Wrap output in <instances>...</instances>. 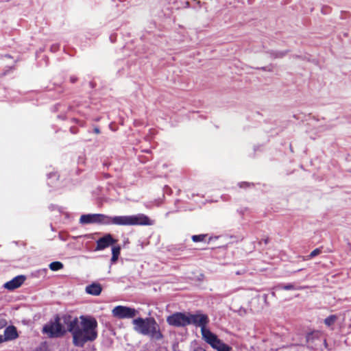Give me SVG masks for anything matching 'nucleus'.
I'll return each mask as SVG.
<instances>
[{
  "label": "nucleus",
  "mask_w": 351,
  "mask_h": 351,
  "mask_svg": "<svg viewBox=\"0 0 351 351\" xmlns=\"http://www.w3.org/2000/svg\"><path fill=\"white\" fill-rule=\"evenodd\" d=\"M62 319L66 330L72 335L75 346L82 348L86 342L93 341L97 338V322L94 317L82 315L78 318L64 315Z\"/></svg>",
  "instance_id": "f257e3e1"
},
{
  "label": "nucleus",
  "mask_w": 351,
  "mask_h": 351,
  "mask_svg": "<svg viewBox=\"0 0 351 351\" xmlns=\"http://www.w3.org/2000/svg\"><path fill=\"white\" fill-rule=\"evenodd\" d=\"M132 324L136 332L143 335H148L152 339H161L162 335L156 320L152 317H138L133 319Z\"/></svg>",
  "instance_id": "f03ea898"
},
{
  "label": "nucleus",
  "mask_w": 351,
  "mask_h": 351,
  "mask_svg": "<svg viewBox=\"0 0 351 351\" xmlns=\"http://www.w3.org/2000/svg\"><path fill=\"white\" fill-rule=\"evenodd\" d=\"M201 331L202 339L213 349L217 351H231L232 348L220 340L217 335L213 332L210 328H202Z\"/></svg>",
  "instance_id": "7ed1b4c3"
},
{
  "label": "nucleus",
  "mask_w": 351,
  "mask_h": 351,
  "mask_svg": "<svg viewBox=\"0 0 351 351\" xmlns=\"http://www.w3.org/2000/svg\"><path fill=\"white\" fill-rule=\"evenodd\" d=\"M197 320L196 315L184 313H175L167 317L168 324L174 327H184L191 324H195Z\"/></svg>",
  "instance_id": "20e7f679"
},
{
  "label": "nucleus",
  "mask_w": 351,
  "mask_h": 351,
  "mask_svg": "<svg viewBox=\"0 0 351 351\" xmlns=\"http://www.w3.org/2000/svg\"><path fill=\"white\" fill-rule=\"evenodd\" d=\"M62 317H57L53 322H51L43 328V332L50 337H60L66 332V324Z\"/></svg>",
  "instance_id": "39448f33"
},
{
  "label": "nucleus",
  "mask_w": 351,
  "mask_h": 351,
  "mask_svg": "<svg viewBox=\"0 0 351 351\" xmlns=\"http://www.w3.org/2000/svg\"><path fill=\"white\" fill-rule=\"evenodd\" d=\"M137 313L138 311L134 308L121 305L115 306L112 310V315L118 319L133 318Z\"/></svg>",
  "instance_id": "423d86ee"
},
{
  "label": "nucleus",
  "mask_w": 351,
  "mask_h": 351,
  "mask_svg": "<svg viewBox=\"0 0 351 351\" xmlns=\"http://www.w3.org/2000/svg\"><path fill=\"white\" fill-rule=\"evenodd\" d=\"M116 240L113 239L110 234H106L105 236L97 240L95 250H102L108 247V246L114 244Z\"/></svg>",
  "instance_id": "0eeeda50"
},
{
  "label": "nucleus",
  "mask_w": 351,
  "mask_h": 351,
  "mask_svg": "<svg viewBox=\"0 0 351 351\" xmlns=\"http://www.w3.org/2000/svg\"><path fill=\"white\" fill-rule=\"evenodd\" d=\"M25 277L24 276H18L4 284V287L8 290H14L19 288L24 282Z\"/></svg>",
  "instance_id": "6e6552de"
},
{
  "label": "nucleus",
  "mask_w": 351,
  "mask_h": 351,
  "mask_svg": "<svg viewBox=\"0 0 351 351\" xmlns=\"http://www.w3.org/2000/svg\"><path fill=\"white\" fill-rule=\"evenodd\" d=\"M114 223L121 226H151L152 221H112Z\"/></svg>",
  "instance_id": "1a4fd4ad"
},
{
  "label": "nucleus",
  "mask_w": 351,
  "mask_h": 351,
  "mask_svg": "<svg viewBox=\"0 0 351 351\" xmlns=\"http://www.w3.org/2000/svg\"><path fill=\"white\" fill-rule=\"evenodd\" d=\"M4 337L7 341L15 339L18 337V333L14 326H8L4 330Z\"/></svg>",
  "instance_id": "9d476101"
},
{
  "label": "nucleus",
  "mask_w": 351,
  "mask_h": 351,
  "mask_svg": "<svg viewBox=\"0 0 351 351\" xmlns=\"http://www.w3.org/2000/svg\"><path fill=\"white\" fill-rule=\"evenodd\" d=\"M86 291L88 294H91L93 295H99L101 292V287L100 285L93 283L86 287Z\"/></svg>",
  "instance_id": "9b49d317"
},
{
  "label": "nucleus",
  "mask_w": 351,
  "mask_h": 351,
  "mask_svg": "<svg viewBox=\"0 0 351 351\" xmlns=\"http://www.w3.org/2000/svg\"><path fill=\"white\" fill-rule=\"evenodd\" d=\"M209 323L210 319L208 315L199 312V328H200V330H202L203 328H208Z\"/></svg>",
  "instance_id": "f8f14e48"
},
{
  "label": "nucleus",
  "mask_w": 351,
  "mask_h": 351,
  "mask_svg": "<svg viewBox=\"0 0 351 351\" xmlns=\"http://www.w3.org/2000/svg\"><path fill=\"white\" fill-rule=\"evenodd\" d=\"M112 219H149V218L143 214H138L132 216L115 217Z\"/></svg>",
  "instance_id": "ddd939ff"
},
{
  "label": "nucleus",
  "mask_w": 351,
  "mask_h": 351,
  "mask_svg": "<svg viewBox=\"0 0 351 351\" xmlns=\"http://www.w3.org/2000/svg\"><path fill=\"white\" fill-rule=\"evenodd\" d=\"M104 218V215L101 214L82 215L80 217V219H105Z\"/></svg>",
  "instance_id": "4468645a"
},
{
  "label": "nucleus",
  "mask_w": 351,
  "mask_h": 351,
  "mask_svg": "<svg viewBox=\"0 0 351 351\" xmlns=\"http://www.w3.org/2000/svg\"><path fill=\"white\" fill-rule=\"evenodd\" d=\"M120 250H121V248L119 246H114L112 248V256L111 261L112 263H115L117 261L118 257L120 254Z\"/></svg>",
  "instance_id": "2eb2a0df"
},
{
  "label": "nucleus",
  "mask_w": 351,
  "mask_h": 351,
  "mask_svg": "<svg viewBox=\"0 0 351 351\" xmlns=\"http://www.w3.org/2000/svg\"><path fill=\"white\" fill-rule=\"evenodd\" d=\"M276 289H284V290H296V289H300V288H298L296 287L293 284H287V285H284V284H279L278 285H277L276 287Z\"/></svg>",
  "instance_id": "dca6fc26"
},
{
  "label": "nucleus",
  "mask_w": 351,
  "mask_h": 351,
  "mask_svg": "<svg viewBox=\"0 0 351 351\" xmlns=\"http://www.w3.org/2000/svg\"><path fill=\"white\" fill-rule=\"evenodd\" d=\"M207 237H208V243H210L213 241L216 240V239H217L219 238V237H208V234H199V242L206 241Z\"/></svg>",
  "instance_id": "f3484780"
},
{
  "label": "nucleus",
  "mask_w": 351,
  "mask_h": 351,
  "mask_svg": "<svg viewBox=\"0 0 351 351\" xmlns=\"http://www.w3.org/2000/svg\"><path fill=\"white\" fill-rule=\"evenodd\" d=\"M337 319V315H331L324 319V324L328 326H330L336 322Z\"/></svg>",
  "instance_id": "a211bd4d"
},
{
  "label": "nucleus",
  "mask_w": 351,
  "mask_h": 351,
  "mask_svg": "<svg viewBox=\"0 0 351 351\" xmlns=\"http://www.w3.org/2000/svg\"><path fill=\"white\" fill-rule=\"evenodd\" d=\"M62 267V263L58 261L53 262L49 265V268L52 271H58L59 269H61Z\"/></svg>",
  "instance_id": "6ab92c4d"
},
{
  "label": "nucleus",
  "mask_w": 351,
  "mask_h": 351,
  "mask_svg": "<svg viewBox=\"0 0 351 351\" xmlns=\"http://www.w3.org/2000/svg\"><path fill=\"white\" fill-rule=\"evenodd\" d=\"M318 336V333L317 332H311V333H308L307 335H306V341L307 343L311 345V343L313 341V340L314 339V338H317Z\"/></svg>",
  "instance_id": "aec40b11"
},
{
  "label": "nucleus",
  "mask_w": 351,
  "mask_h": 351,
  "mask_svg": "<svg viewBox=\"0 0 351 351\" xmlns=\"http://www.w3.org/2000/svg\"><path fill=\"white\" fill-rule=\"evenodd\" d=\"M322 252V250L320 248H316L313 250L311 254L308 255V258H313L315 256L319 255Z\"/></svg>",
  "instance_id": "412c9836"
},
{
  "label": "nucleus",
  "mask_w": 351,
  "mask_h": 351,
  "mask_svg": "<svg viewBox=\"0 0 351 351\" xmlns=\"http://www.w3.org/2000/svg\"><path fill=\"white\" fill-rule=\"evenodd\" d=\"M77 81V77H75V76H71V77H70V82H71V83H73H73H75Z\"/></svg>",
  "instance_id": "4be33fe9"
},
{
  "label": "nucleus",
  "mask_w": 351,
  "mask_h": 351,
  "mask_svg": "<svg viewBox=\"0 0 351 351\" xmlns=\"http://www.w3.org/2000/svg\"><path fill=\"white\" fill-rule=\"evenodd\" d=\"M5 341H8L5 339L4 335H0V344Z\"/></svg>",
  "instance_id": "5701e85b"
},
{
  "label": "nucleus",
  "mask_w": 351,
  "mask_h": 351,
  "mask_svg": "<svg viewBox=\"0 0 351 351\" xmlns=\"http://www.w3.org/2000/svg\"><path fill=\"white\" fill-rule=\"evenodd\" d=\"M94 132L97 134H99L100 133V130L98 128H95Z\"/></svg>",
  "instance_id": "b1692460"
},
{
  "label": "nucleus",
  "mask_w": 351,
  "mask_h": 351,
  "mask_svg": "<svg viewBox=\"0 0 351 351\" xmlns=\"http://www.w3.org/2000/svg\"><path fill=\"white\" fill-rule=\"evenodd\" d=\"M192 239H193V241L197 242V235H193L192 237Z\"/></svg>",
  "instance_id": "393cba45"
},
{
  "label": "nucleus",
  "mask_w": 351,
  "mask_h": 351,
  "mask_svg": "<svg viewBox=\"0 0 351 351\" xmlns=\"http://www.w3.org/2000/svg\"><path fill=\"white\" fill-rule=\"evenodd\" d=\"M82 223H88L89 222H92L93 221H86V220H84V221H80ZM98 222H101V221H97Z\"/></svg>",
  "instance_id": "a878e982"
},
{
  "label": "nucleus",
  "mask_w": 351,
  "mask_h": 351,
  "mask_svg": "<svg viewBox=\"0 0 351 351\" xmlns=\"http://www.w3.org/2000/svg\"><path fill=\"white\" fill-rule=\"evenodd\" d=\"M71 132H72V133H73V134H75V133L77 132V131H76L75 130H73V128H71Z\"/></svg>",
  "instance_id": "bb28decb"
},
{
  "label": "nucleus",
  "mask_w": 351,
  "mask_h": 351,
  "mask_svg": "<svg viewBox=\"0 0 351 351\" xmlns=\"http://www.w3.org/2000/svg\"><path fill=\"white\" fill-rule=\"evenodd\" d=\"M64 215H65V217H66V218H69L70 217L69 213H65Z\"/></svg>",
  "instance_id": "cd10ccee"
},
{
  "label": "nucleus",
  "mask_w": 351,
  "mask_h": 351,
  "mask_svg": "<svg viewBox=\"0 0 351 351\" xmlns=\"http://www.w3.org/2000/svg\"><path fill=\"white\" fill-rule=\"evenodd\" d=\"M180 203H181V202L180 200H177L176 202V204H180Z\"/></svg>",
  "instance_id": "c85d7f7f"
},
{
  "label": "nucleus",
  "mask_w": 351,
  "mask_h": 351,
  "mask_svg": "<svg viewBox=\"0 0 351 351\" xmlns=\"http://www.w3.org/2000/svg\"><path fill=\"white\" fill-rule=\"evenodd\" d=\"M324 343L326 344V340L324 339Z\"/></svg>",
  "instance_id": "c756f323"
},
{
  "label": "nucleus",
  "mask_w": 351,
  "mask_h": 351,
  "mask_svg": "<svg viewBox=\"0 0 351 351\" xmlns=\"http://www.w3.org/2000/svg\"><path fill=\"white\" fill-rule=\"evenodd\" d=\"M203 351H206L205 350H203Z\"/></svg>",
  "instance_id": "7c9ffc66"
}]
</instances>
